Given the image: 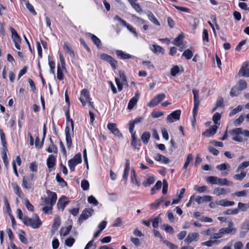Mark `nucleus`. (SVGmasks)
<instances>
[{
    "instance_id": "f257e3e1",
    "label": "nucleus",
    "mask_w": 249,
    "mask_h": 249,
    "mask_svg": "<svg viewBox=\"0 0 249 249\" xmlns=\"http://www.w3.org/2000/svg\"><path fill=\"white\" fill-rule=\"evenodd\" d=\"M23 223L27 226H31L33 229H37L42 225V222L36 214H35V218L34 219L27 216H24Z\"/></svg>"
},
{
    "instance_id": "f03ea898",
    "label": "nucleus",
    "mask_w": 249,
    "mask_h": 249,
    "mask_svg": "<svg viewBox=\"0 0 249 249\" xmlns=\"http://www.w3.org/2000/svg\"><path fill=\"white\" fill-rule=\"evenodd\" d=\"M79 99L83 106H85L88 103L89 106L93 108V103L90 101L89 92L88 89H83L81 90Z\"/></svg>"
},
{
    "instance_id": "7ed1b4c3",
    "label": "nucleus",
    "mask_w": 249,
    "mask_h": 249,
    "mask_svg": "<svg viewBox=\"0 0 249 249\" xmlns=\"http://www.w3.org/2000/svg\"><path fill=\"white\" fill-rule=\"evenodd\" d=\"M82 162L81 154L78 153L74 157L68 161V165L71 172H73L75 170V167L79 163Z\"/></svg>"
},
{
    "instance_id": "20e7f679",
    "label": "nucleus",
    "mask_w": 249,
    "mask_h": 249,
    "mask_svg": "<svg viewBox=\"0 0 249 249\" xmlns=\"http://www.w3.org/2000/svg\"><path fill=\"white\" fill-rule=\"evenodd\" d=\"M99 56L101 59L109 63L114 70L116 69L117 62L112 57L104 53L99 54Z\"/></svg>"
},
{
    "instance_id": "39448f33",
    "label": "nucleus",
    "mask_w": 249,
    "mask_h": 249,
    "mask_svg": "<svg viewBox=\"0 0 249 249\" xmlns=\"http://www.w3.org/2000/svg\"><path fill=\"white\" fill-rule=\"evenodd\" d=\"M212 196H192L189 202H207L212 200Z\"/></svg>"
},
{
    "instance_id": "423d86ee",
    "label": "nucleus",
    "mask_w": 249,
    "mask_h": 249,
    "mask_svg": "<svg viewBox=\"0 0 249 249\" xmlns=\"http://www.w3.org/2000/svg\"><path fill=\"white\" fill-rule=\"evenodd\" d=\"M11 31L12 33V37L15 44V46L18 50H20V46L19 43L21 42V38L15 29L11 28Z\"/></svg>"
},
{
    "instance_id": "0eeeda50",
    "label": "nucleus",
    "mask_w": 249,
    "mask_h": 249,
    "mask_svg": "<svg viewBox=\"0 0 249 249\" xmlns=\"http://www.w3.org/2000/svg\"><path fill=\"white\" fill-rule=\"evenodd\" d=\"M165 98L164 93H160L156 95L148 104L147 106L150 107H153L157 106L160 102L162 101Z\"/></svg>"
},
{
    "instance_id": "6e6552de",
    "label": "nucleus",
    "mask_w": 249,
    "mask_h": 249,
    "mask_svg": "<svg viewBox=\"0 0 249 249\" xmlns=\"http://www.w3.org/2000/svg\"><path fill=\"white\" fill-rule=\"evenodd\" d=\"M181 114V111L180 110H176L171 113L169 114L167 117V121L169 123H173L174 122L179 120Z\"/></svg>"
},
{
    "instance_id": "1a4fd4ad",
    "label": "nucleus",
    "mask_w": 249,
    "mask_h": 249,
    "mask_svg": "<svg viewBox=\"0 0 249 249\" xmlns=\"http://www.w3.org/2000/svg\"><path fill=\"white\" fill-rule=\"evenodd\" d=\"M92 212L93 210L90 209H86L84 210L78 219V222L79 224H81L84 220L87 219L89 216H91Z\"/></svg>"
},
{
    "instance_id": "9d476101",
    "label": "nucleus",
    "mask_w": 249,
    "mask_h": 249,
    "mask_svg": "<svg viewBox=\"0 0 249 249\" xmlns=\"http://www.w3.org/2000/svg\"><path fill=\"white\" fill-rule=\"evenodd\" d=\"M223 234H234L236 231L237 229L233 227V224L231 222H230L228 224V227L224 228L221 229Z\"/></svg>"
},
{
    "instance_id": "9b49d317",
    "label": "nucleus",
    "mask_w": 249,
    "mask_h": 249,
    "mask_svg": "<svg viewBox=\"0 0 249 249\" xmlns=\"http://www.w3.org/2000/svg\"><path fill=\"white\" fill-rule=\"evenodd\" d=\"M107 128L116 136L120 138L122 137L123 135L117 128L116 124L114 123H108L107 124Z\"/></svg>"
},
{
    "instance_id": "f8f14e48",
    "label": "nucleus",
    "mask_w": 249,
    "mask_h": 249,
    "mask_svg": "<svg viewBox=\"0 0 249 249\" xmlns=\"http://www.w3.org/2000/svg\"><path fill=\"white\" fill-rule=\"evenodd\" d=\"M199 237V234L197 232L190 233L184 240L186 244L189 245L193 241H196V239Z\"/></svg>"
},
{
    "instance_id": "ddd939ff",
    "label": "nucleus",
    "mask_w": 249,
    "mask_h": 249,
    "mask_svg": "<svg viewBox=\"0 0 249 249\" xmlns=\"http://www.w3.org/2000/svg\"><path fill=\"white\" fill-rule=\"evenodd\" d=\"M117 55L122 59H134L135 56L131 55L128 53H124L123 51L121 50H117L116 52Z\"/></svg>"
},
{
    "instance_id": "4468645a",
    "label": "nucleus",
    "mask_w": 249,
    "mask_h": 249,
    "mask_svg": "<svg viewBox=\"0 0 249 249\" xmlns=\"http://www.w3.org/2000/svg\"><path fill=\"white\" fill-rule=\"evenodd\" d=\"M131 134L132 137V141L131 142V145L134 147L135 148H138L140 146V140H139L136 136V132L134 131H129Z\"/></svg>"
},
{
    "instance_id": "2eb2a0df",
    "label": "nucleus",
    "mask_w": 249,
    "mask_h": 249,
    "mask_svg": "<svg viewBox=\"0 0 249 249\" xmlns=\"http://www.w3.org/2000/svg\"><path fill=\"white\" fill-rule=\"evenodd\" d=\"M217 129V126L216 125H213L207 129L202 134L206 137H210L216 133Z\"/></svg>"
},
{
    "instance_id": "dca6fc26",
    "label": "nucleus",
    "mask_w": 249,
    "mask_h": 249,
    "mask_svg": "<svg viewBox=\"0 0 249 249\" xmlns=\"http://www.w3.org/2000/svg\"><path fill=\"white\" fill-rule=\"evenodd\" d=\"M70 131V128L68 126H67L65 129V133L66 135V144L68 148L71 147L72 143Z\"/></svg>"
},
{
    "instance_id": "f3484780",
    "label": "nucleus",
    "mask_w": 249,
    "mask_h": 249,
    "mask_svg": "<svg viewBox=\"0 0 249 249\" xmlns=\"http://www.w3.org/2000/svg\"><path fill=\"white\" fill-rule=\"evenodd\" d=\"M249 230V222L246 221L243 224L241 227V231L240 233V236L241 238L244 237L246 233Z\"/></svg>"
},
{
    "instance_id": "a211bd4d",
    "label": "nucleus",
    "mask_w": 249,
    "mask_h": 249,
    "mask_svg": "<svg viewBox=\"0 0 249 249\" xmlns=\"http://www.w3.org/2000/svg\"><path fill=\"white\" fill-rule=\"evenodd\" d=\"M56 163V157L53 155L49 156L47 160V164L49 169L53 168Z\"/></svg>"
},
{
    "instance_id": "6ab92c4d",
    "label": "nucleus",
    "mask_w": 249,
    "mask_h": 249,
    "mask_svg": "<svg viewBox=\"0 0 249 249\" xmlns=\"http://www.w3.org/2000/svg\"><path fill=\"white\" fill-rule=\"evenodd\" d=\"M63 49L65 51L70 55L71 57L72 58L74 57V53L68 43H64L63 45Z\"/></svg>"
},
{
    "instance_id": "aec40b11",
    "label": "nucleus",
    "mask_w": 249,
    "mask_h": 249,
    "mask_svg": "<svg viewBox=\"0 0 249 249\" xmlns=\"http://www.w3.org/2000/svg\"><path fill=\"white\" fill-rule=\"evenodd\" d=\"M125 168L124 171L123 178L126 180L127 179L128 172L130 169V162L128 159H125Z\"/></svg>"
},
{
    "instance_id": "412c9836",
    "label": "nucleus",
    "mask_w": 249,
    "mask_h": 249,
    "mask_svg": "<svg viewBox=\"0 0 249 249\" xmlns=\"http://www.w3.org/2000/svg\"><path fill=\"white\" fill-rule=\"evenodd\" d=\"M142 120V117H137V118H135L134 120L130 121L129 122V131L132 132V131H134L135 124L141 122Z\"/></svg>"
},
{
    "instance_id": "4be33fe9",
    "label": "nucleus",
    "mask_w": 249,
    "mask_h": 249,
    "mask_svg": "<svg viewBox=\"0 0 249 249\" xmlns=\"http://www.w3.org/2000/svg\"><path fill=\"white\" fill-rule=\"evenodd\" d=\"M51 144L48 148L46 149V151L49 153H57V148L56 146L53 143V142L51 138L50 139Z\"/></svg>"
},
{
    "instance_id": "5701e85b",
    "label": "nucleus",
    "mask_w": 249,
    "mask_h": 249,
    "mask_svg": "<svg viewBox=\"0 0 249 249\" xmlns=\"http://www.w3.org/2000/svg\"><path fill=\"white\" fill-rule=\"evenodd\" d=\"M238 74L241 76L249 77V70L248 69V64L245 67H242L238 72Z\"/></svg>"
},
{
    "instance_id": "b1692460",
    "label": "nucleus",
    "mask_w": 249,
    "mask_h": 249,
    "mask_svg": "<svg viewBox=\"0 0 249 249\" xmlns=\"http://www.w3.org/2000/svg\"><path fill=\"white\" fill-rule=\"evenodd\" d=\"M151 137L150 132L145 131L143 133L141 136V140L144 144H147L149 141Z\"/></svg>"
},
{
    "instance_id": "393cba45",
    "label": "nucleus",
    "mask_w": 249,
    "mask_h": 249,
    "mask_svg": "<svg viewBox=\"0 0 249 249\" xmlns=\"http://www.w3.org/2000/svg\"><path fill=\"white\" fill-rule=\"evenodd\" d=\"M48 195V199L50 201V202H55L57 199V195L55 193L51 192L50 191H47Z\"/></svg>"
},
{
    "instance_id": "a878e982",
    "label": "nucleus",
    "mask_w": 249,
    "mask_h": 249,
    "mask_svg": "<svg viewBox=\"0 0 249 249\" xmlns=\"http://www.w3.org/2000/svg\"><path fill=\"white\" fill-rule=\"evenodd\" d=\"M147 16L148 19L153 23L158 26L160 25V23L151 12H148Z\"/></svg>"
},
{
    "instance_id": "bb28decb",
    "label": "nucleus",
    "mask_w": 249,
    "mask_h": 249,
    "mask_svg": "<svg viewBox=\"0 0 249 249\" xmlns=\"http://www.w3.org/2000/svg\"><path fill=\"white\" fill-rule=\"evenodd\" d=\"M60 223H61V222H60V219L59 217H55L54 221H53V226H52V232L53 233L54 231H55L58 229V228L59 227V226L60 225Z\"/></svg>"
},
{
    "instance_id": "cd10ccee",
    "label": "nucleus",
    "mask_w": 249,
    "mask_h": 249,
    "mask_svg": "<svg viewBox=\"0 0 249 249\" xmlns=\"http://www.w3.org/2000/svg\"><path fill=\"white\" fill-rule=\"evenodd\" d=\"M152 47L151 50L153 53H164V49L161 47L155 44L153 45Z\"/></svg>"
},
{
    "instance_id": "c85d7f7f",
    "label": "nucleus",
    "mask_w": 249,
    "mask_h": 249,
    "mask_svg": "<svg viewBox=\"0 0 249 249\" xmlns=\"http://www.w3.org/2000/svg\"><path fill=\"white\" fill-rule=\"evenodd\" d=\"M129 3H130L132 7L137 12H141L142 11V9L141 7V6L137 3L133 1L132 0H128Z\"/></svg>"
},
{
    "instance_id": "c756f323",
    "label": "nucleus",
    "mask_w": 249,
    "mask_h": 249,
    "mask_svg": "<svg viewBox=\"0 0 249 249\" xmlns=\"http://www.w3.org/2000/svg\"><path fill=\"white\" fill-rule=\"evenodd\" d=\"M138 100V98L136 97H133L132 98L128 103L127 108L128 109H132L134 106L137 104Z\"/></svg>"
},
{
    "instance_id": "7c9ffc66",
    "label": "nucleus",
    "mask_w": 249,
    "mask_h": 249,
    "mask_svg": "<svg viewBox=\"0 0 249 249\" xmlns=\"http://www.w3.org/2000/svg\"><path fill=\"white\" fill-rule=\"evenodd\" d=\"M185 192V189L182 188L179 194L178 193H177L178 198L177 199H174L173 200L172 202H179V201H180L181 200V199L183 198Z\"/></svg>"
},
{
    "instance_id": "2f4dec72",
    "label": "nucleus",
    "mask_w": 249,
    "mask_h": 249,
    "mask_svg": "<svg viewBox=\"0 0 249 249\" xmlns=\"http://www.w3.org/2000/svg\"><path fill=\"white\" fill-rule=\"evenodd\" d=\"M91 39L94 43L98 47L100 48L102 45V43L100 39L98 38L94 35L91 34Z\"/></svg>"
},
{
    "instance_id": "473e14b6",
    "label": "nucleus",
    "mask_w": 249,
    "mask_h": 249,
    "mask_svg": "<svg viewBox=\"0 0 249 249\" xmlns=\"http://www.w3.org/2000/svg\"><path fill=\"white\" fill-rule=\"evenodd\" d=\"M217 184L220 185H227L228 186L232 185V183L229 181L226 178H218Z\"/></svg>"
},
{
    "instance_id": "72a5a7b5",
    "label": "nucleus",
    "mask_w": 249,
    "mask_h": 249,
    "mask_svg": "<svg viewBox=\"0 0 249 249\" xmlns=\"http://www.w3.org/2000/svg\"><path fill=\"white\" fill-rule=\"evenodd\" d=\"M56 180L61 187H65L67 185V182L62 178L58 174L56 176Z\"/></svg>"
},
{
    "instance_id": "f704fd0d",
    "label": "nucleus",
    "mask_w": 249,
    "mask_h": 249,
    "mask_svg": "<svg viewBox=\"0 0 249 249\" xmlns=\"http://www.w3.org/2000/svg\"><path fill=\"white\" fill-rule=\"evenodd\" d=\"M194 189L195 191L199 193H204L207 191L208 188L206 186H199L198 185H195Z\"/></svg>"
},
{
    "instance_id": "c9c22d12",
    "label": "nucleus",
    "mask_w": 249,
    "mask_h": 249,
    "mask_svg": "<svg viewBox=\"0 0 249 249\" xmlns=\"http://www.w3.org/2000/svg\"><path fill=\"white\" fill-rule=\"evenodd\" d=\"M193 56V53L190 49H187L184 51L182 54V56H184L187 59H190Z\"/></svg>"
},
{
    "instance_id": "e433bc0d",
    "label": "nucleus",
    "mask_w": 249,
    "mask_h": 249,
    "mask_svg": "<svg viewBox=\"0 0 249 249\" xmlns=\"http://www.w3.org/2000/svg\"><path fill=\"white\" fill-rule=\"evenodd\" d=\"M240 174H236L233 176V178L236 180H242L246 176V173L243 171H240Z\"/></svg>"
},
{
    "instance_id": "4c0bfd02",
    "label": "nucleus",
    "mask_w": 249,
    "mask_h": 249,
    "mask_svg": "<svg viewBox=\"0 0 249 249\" xmlns=\"http://www.w3.org/2000/svg\"><path fill=\"white\" fill-rule=\"evenodd\" d=\"M249 166V161L243 162L238 166L236 172L239 173L240 171H242L244 169L248 167Z\"/></svg>"
},
{
    "instance_id": "58836bf2",
    "label": "nucleus",
    "mask_w": 249,
    "mask_h": 249,
    "mask_svg": "<svg viewBox=\"0 0 249 249\" xmlns=\"http://www.w3.org/2000/svg\"><path fill=\"white\" fill-rule=\"evenodd\" d=\"M183 38V36L182 35H179L175 38L173 42L174 44L178 46H180L181 44Z\"/></svg>"
},
{
    "instance_id": "ea45409f",
    "label": "nucleus",
    "mask_w": 249,
    "mask_h": 249,
    "mask_svg": "<svg viewBox=\"0 0 249 249\" xmlns=\"http://www.w3.org/2000/svg\"><path fill=\"white\" fill-rule=\"evenodd\" d=\"M192 160H193V155H192V154H188L187 157L185 162L184 166H183V168L185 170V173L186 172L187 168L188 165H189V163H190V161Z\"/></svg>"
},
{
    "instance_id": "a19ab883",
    "label": "nucleus",
    "mask_w": 249,
    "mask_h": 249,
    "mask_svg": "<svg viewBox=\"0 0 249 249\" xmlns=\"http://www.w3.org/2000/svg\"><path fill=\"white\" fill-rule=\"evenodd\" d=\"M241 91L240 89L237 87H233L230 91V95L232 97L237 96Z\"/></svg>"
},
{
    "instance_id": "79ce46f5",
    "label": "nucleus",
    "mask_w": 249,
    "mask_h": 249,
    "mask_svg": "<svg viewBox=\"0 0 249 249\" xmlns=\"http://www.w3.org/2000/svg\"><path fill=\"white\" fill-rule=\"evenodd\" d=\"M155 179L153 177L148 178L145 181H143L142 184L144 186L147 187L154 183Z\"/></svg>"
},
{
    "instance_id": "37998d69",
    "label": "nucleus",
    "mask_w": 249,
    "mask_h": 249,
    "mask_svg": "<svg viewBox=\"0 0 249 249\" xmlns=\"http://www.w3.org/2000/svg\"><path fill=\"white\" fill-rule=\"evenodd\" d=\"M216 168L219 171H223L230 168V166L227 163H224L217 165Z\"/></svg>"
},
{
    "instance_id": "c03bdc74",
    "label": "nucleus",
    "mask_w": 249,
    "mask_h": 249,
    "mask_svg": "<svg viewBox=\"0 0 249 249\" xmlns=\"http://www.w3.org/2000/svg\"><path fill=\"white\" fill-rule=\"evenodd\" d=\"M206 180L211 184H217L218 178L214 176H210L207 177Z\"/></svg>"
},
{
    "instance_id": "a18cd8bd",
    "label": "nucleus",
    "mask_w": 249,
    "mask_h": 249,
    "mask_svg": "<svg viewBox=\"0 0 249 249\" xmlns=\"http://www.w3.org/2000/svg\"><path fill=\"white\" fill-rule=\"evenodd\" d=\"M12 186L13 188V189L14 190V192L15 193L18 195V196L20 197L22 195V193L19 190V188L18 186V185L16 183H13Z\"/></svg>"
},
{
    "instance_id": "49530a36",
    "label": "nucleus",
    "mask_w": 249,
    "mask_h": 249,
    "mask_svg": "<svg viewBox=\"0 0 249 249\" xmlns=\"http://www.w3.org/2000/svg\"><path fill=\"white\" fill-rule=\"evenodd\" d=\"M124 26L125 27H126L127 29L130 31L131 32V33H133L135 35V36L137 37H138V35H137V33L135 30V29L133 28V27L132 26H131V25L129 24L128 23H127L126 22V24H124Z\"/></svg>"
},
{
    "instance_id": "de8ad7c7",
    "label": "nucleus",
    "mask_w": 249,
    "mask_h": 249,
    "mask_svg": "<svg viewBox=\"0 0 249 249\" xmlns=\"http://www.w3.org/2000/svg\"><path fill=\"white\" fill-rule=\"evenodd\" d=\"M226 191L224 188H216L213 190V194L219 196L222 194H225Z\"/></svg>"
},
{
    "instance_id": "09e8293b",
    "label": "nucleus",
    "mask_w": 249,
    "mask_h": 249,
    "mask_svg": "<svg viewBox=\"0 0 249 249\" xmlns=\"http://www.w3.org/2000/svg\"><path fill=\"white\" fill-rule=\"evenodd\" d=\"M239 89H240V90H243L245 89H246L247 87V84L246 81L244 80H240L239 81Z\"/></svg>"
},
{
    "instance_id": "8fccbe9b",
    "label": "nucleus",
    "mask_w": 249,
    "mask_h": 249,
    "mask_svg": "<svg viewBox=\"0 0 249 249\" xmlns=\"http://www.w3.org/2000/svg\"><path fill=\"white\" fill-rule=\"evenodd\" d=\"M162 183L160 181H158L155 185L154 187L151 189V193L154 194L155 193L156 190H158L161 187Z\"/></svg>"
},
{
    "instance_id": "3c124183",
    "label": "nucleus",
    "mask_w": 249,
    "mask_h": 249,
    "mask_svg": "<svg viewBox=\"0 0 249 249\" xmlns=\"http://www.w3.org/2000/svg\"><path fill=\"white\" fill-rule=\"evenodd\" d=\"M89 184L87 180L84 179L81 182V187L85 190H88L89 189Z\"/></svg>"
},
{
    "instance_id": "603ef678",
    "label": "nucleus",
    "mask_w": 249,
    "mask_h": 249,
    "mask_svg": "<svg viewBox=\"0 0 249 249\" xmlns=\"http://www.w3.org/2000/svg\"><path fill=\"white\" fill-rule=\"evenodd\" d=\"M57 77L59 80H63V75L62 69L59 64H58L57 65Z\"/></svg>"
},
{
    "instance_id": "864d4df0",
    "label": "nucleus",
    "mask_w": 249,
    "mask_h": 249,
    "mask_svg": "<svg viewBox=\"0 0 249 249\" xmlns=\"http://www.w3.org/2000/svg\"><path fill=\"white\" fill-rule=\"evenodd\" d=\"M2 154V158L3 160V162L6 166H7L8 165V158L7 156L6 152L5 151V149H3V150L1 152Z\"/></svg>"
},
{
    "instance_id": "5fc2aeb1",
    "label": "nucleus",
    "mask_w": 249,
    "mask_h": 249,
    "mask_svg": "<svg viewBox=\"0 0 249 249\" xmlns=\"http://www.w3.org/2000/svg\"><path fill=\"white\" fill-rule=\"evenodd\" d=\"M66 118H67V120L68 122H70L71 123V129H72V130L73 131V128H74V125H73V121L71 119H70V112H69V109H67V110H66Z\"/></svg>"
},
{
    "instance_id": "6e6d98bb",
    "label": "nucleus",
    "mask_w": 249,
    "mask_h": 249,
    "mask_svg": "<svg viewBox=\"0 0 249 249\" xmlns=\"http://www.w3.org/2000/svg\"><path fill=\"white\" fill-rule=\"evenodd\" d=\"M221 117L219 113L216 112L214 114L213 116V121L215 124H218V121L220 120Z\"/></svg>"
},
{
    "instance_id": "4d7b16f0",
    "label": "nucleus",
    "mask_w": 249,
    "mask_h": 249,
    "mask_svg": "<svg viewBox=\"0 0 249 249\" xmlns=\"http://www.w3.org/2000/svg\"><path fill=\"white\" fill-rule=\"evenodd\" d=\"M242 129L241 128H237L235 129H234L230 131V134L231 135H237L239 134H242Z\"/></svg>"
},
{
    "instance_id": "13d9d810",
    "label": "nucleus",
    "mask_w": 249,
    "mask_h": 249,
    "mask_svg": "<svg viewBox=\"0 0 249 249\" xmlns=\"http://www.w3.org/2000/svg\"><path fill=\"white\" fill-rule=\"evenodd\" d=\"M26 7L29 10V11L34 15H36V12L35 11L34 7L29 2H27L26 3Z\"/></svg>"
},
{
    "instance_id": "bf43d9fd",
    "label": "nucleus",
    "mask_w": 249,
    "mask_h": 249,
    "mask_svg": "<svg viewBox=\"0 0 249 249\" xmlns=\"http://www.w3.org/2000/svg\"><path fill=\"white\" fill-rule=\"evenodd\" d=\"M0 139L3 147L6 148V138L2 129H0Z\"/></svg>"
},
{
    "instance_id": "052dcab7",
    "label": "nucleus",
    "mask_w": 249,
    "mask_h": 249,
    "mask_svg": "<svg viewBox=\"0 0 249 249\" xmlns=\"http://www.w3.org/2000/svg\"><path fill=\"white\" fill-rule=\"evenodd\" d=\"M242 107L241 106L239 105L237 107H236V108H235L234 109H233L230 113V114L229 115L230 116H232L235 114H236V113H237L238 112H239V111H241L242 110Z\"/></svg>"
},
{
    "instance_id": "680f3d73",
    "label": "nucleus",
    "mask_w": 249,
    "mask_h": 249,
    "mask_svg": "<svg viewBox=\"0 0 249 249\" xmlns=\"http://www.w3.org/2000/svg\"><path fill=\"white\" fill-rule=\"evenodd\" d=\"M50 204V205L49 206H46V207H44L43 208H42V210L45 213H52V205L53 203H49Z\"/></svg>"
},
{
    "instance_id": "e2e57ef3",
    "label": "nucleus",
    "mask_w": 249,
    "mask_h": 249,
    "mask_svg": "<svg viewBox=\"0 0 249 249\" xmlns=\"http://www.w3.org/2000/svg\"><path fill=\"white\" fill-rule=\"evenodd\" d=\"M202 40L203 41L209 42V34L207 29H204L202 33Z\"/></svg>"
},
{
    "instance_id": "0e129e2a",
    "label": "nucleus",
    "mask_w": 249,
    "mask_h": 249,
    "mask_svg": "<svg viewBox=\"0 0 249 249\" xmlns=\"http://www.w3.org/2000/svg\"><path fill=\"white\" fill-rule=\"evenodd\" d=\"M161 221L159 216L155 217L152 221V225L154 228H157L158 227L159 223Z\"/></svg>"
},
{
    "instance_id": "69168bd1",
    "label": "nucleus",
    "mask_w": 249,
    "mask_h": 249,
    "mask_svg": "<svg viewBox=\"0 0 249 249\" xmlns=\"http://www.w3.org/2000/svg\"><path fill=\"white\" fill-rule=\"evenodd\" d=\"M43 142L44 141L42 140V141L40 142L39 138L38 136L36 137L35 141L36 147L38 148H41L43 144Z\"/></svg>"
},
{
    "instance_id": "338daca9",
    "label": "nucleus",
    "mask_w": 249,
    "mask_h": 249,
    "mask_svg": "<svg viewBox=\"0 0 249 249\" xmlns=\"http://www.w3.org/2000/svg\"><path fill=\"white\" fill-rule=\"evenodd\" d=\"M244 120V117L243 115H241L239 117L236 119L233 123L235 125H239L243 122Z\"/></svg>"
},
{
    "instance_id": "774afa93",
    "label": "nucleus",
    "mask_w": 249,
    "mask_h": 249,
    "mask_svg": "<svg viewBox=\"0 0 249 249\" xmlns=\"http://www.w3.org/2000/svg\"><path fill=\"white\" fill-rule=\"evenodd\" d=\"M179 69L178 66L173 67L171 70V74L172 76H175L178 72Z\"/></svg>"
}]
</instances>
